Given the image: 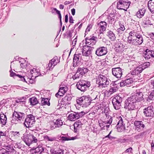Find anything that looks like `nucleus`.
<instances>
[{"label": "nucleus", "mask_w": 154, "mask_h": 154, "mask_svg": "<svg viewBox=\"0 0 154 154\" xmlns=\"http://www.w3.org/2000/svg\"><path fill=\"white\" fill-rule=\"evenodd\" d=\"M121 23L120 22H115L114 24V27L116 29H118V28L119 27Z\"/></svg>", "instance_id": "603ef678"}, {"label": "nucleus", "mask_w": 154, "mask_h": 154, "mask_svg": "<svg viewBox=\"0 0 154 154\" xmlns=\"http://www.w3.org/2000/svg\"><path fill=\"white\" fill-rule=\"evenodd\" d=\"M83 124L82 123L81 121L79 120L77 121L74 124V131L75 133L81 130L82 128V125Z\"/></svg>", "instance_id": "6ab92c4d"}, {"label": "nucleus", "mask_w": 154, "mask_h": 154, "mask_svg": "<svg viewBox=\"0 0 154 154\" xmlns=\"http://www.w3.org/2000/svg\"><path fill=\"white\" fill-rule=\"evenodd\" d=\"M44 139L47 141H52L54 140V138L53 137H50L48 136H45L44 137Z\"/></svg>", "instance_id": "de8ad7c7"}, {"label": "nucleus", "mask_w": 154, "mask_h": 154, "mask_svg": "<svg viewBox=\"0 0 154 154\" xmlns=\"http://www.w3.org/2000/svg\"><path fill=\"white\" fill-rule=\"evenodd\" d=\"M13 115L15 116L18 121H23L25 118V114L20 112L14 111Z\"/></svg>", "instance_id": "f3484780"}, {"label": "nucleus", "mask_w": 154, "mask_h": 154, "mask_svg": "<svg viewBox=\"0 0 154 154\" xmlns=\"http://www.w3.org/2000/svg\"><path fill=\"white\" fill-rule=\"evenodd\" d=\"M54 10L56 11V13L58 15V17L60 19V20H61V15L60 11L57 10L56 8H53Z\"/></svg>", "instance_id": "8fccbe9b"}, {"label": "nucleus", "mask_w": 154, "mask_h": 154, "mask_svg": "<svg viewBox=\"0 0 154 154\" xmlns=\"http://www.w3.org/2000/svg\"><path fill=\"white\" fill-rule=\"evenodd\" d=\"M6 131H2L0 130V139L2 138H5L7 137Z\"/></svg>", "instance_id": "c03bdc74"}, {"label": "nucleus", "mask_w": 154, "mask_h": 154, "mask_svg": "<svg viewBox=\"0 0 154 154\" xmlns=\"http://www.w3.org/2000/svg\"><path fill=\"white\" fill-rule=\"evenodd\" d=\"M112 74L117 78H120L122 75V69L120 67H117L112 69Z\"/></svg>", "instance_id": "2eb2a0df"}, {"label": "nucleus", "mask_w": 154, "mask_h": 154, "mask_svg": "<svg viewBox=\"0 0 154 154\" xmlns=\"http://www.w3.org/2000/svg\"><path fill=\"white\" fill-rule=\"evenodd\" d=\"M35 122V117L31 114L28 115L25 119L24 125L26 128H32Z\"/></svg>", "instance_id": "7ed1b4c3"}, {"label": "nucleus", "mask_w": 154, "mask_h": 154, "mask_svg": "<svg viewBox=\"0 0 154 154\" xmlns=\"http://www.w3.org/2000/svg\"><path fill=\"white\" fill-rule=\"evenodd\" d=\"M59 62V60L58 58L57 57H54L50 61L49 63L47 65V70H51Z\"/></svg>", "instance_id": "9d476101"}, {"label": "nucleus", "mask_w": 154, "mask_h": 154, "mask_svg": "<svg viewBox=\"0 0 154 154\" xmlns=\"http://www.w3.org/2000/svg\"><path fill=\"white\" fill-rule=\"evenodd\" d=\"M120 119L117 125V129L119 132L122 131L125 129V125H124L123 122V120L121 117H119Z\"/></svg>", "instance_id": "5701e85b"}, {"label": "nucleus", "mask_w": 154, "mask_h": 154, "mask_svg": "<svg viewBox=\"0 0 154 154\" xmlns=\"http://www.w3.org/2000/svg\"><path fill=\"white\" fill-rule=\"evenodd\" d=\"M148 100H154V93H151L149 94V96L148 97Z\"/></svg>", "instance_id": "3c124183"}, {"label": "nucleus", "mask_w": 154, "mask_h": 154, "mask_svg": "<svg viewBox=\"0 0 154 154\" xmlns=\"http://www.w3.org/2000/svg\"><path fill=\"white\" fill-rule=\"evenodd\" d=\"M13 67L14 68V69L15 70H17L20 67V65L22 67L23 66V64L22 63H15L13 64Z\"/></svg>", "instance_id": "a19ab883"}, {"label": "nucleus", "mask_w": 154, "mask_h": 154, "mask_svg": "<svg viewBox=\"0 0 154 154\" xmlns=\"http://www.w3.org/2000/svg\"><path fill=\"white\" fill-rule=\"evenodd\" d=\"M30 137H31V140L32 141V144L34 143H36L38 141V139L36 137H35L33 135L30 134Z\"/></svg>", "instance_id": "4c0bfd02"}, {"label": "nucleus", "mask_w": 154, "mask_h": 154, "mask_svg": "<svg viewBox=\"0 0 154 154\" xmlns=\"http://www.w3.org/2000/svg\"><path fill=\"white\" fill-rule=\"evenodd\" d=\"M77 104L83 107H86L91 103L89 98L87 96H83L76 100Z\"/></svg>", "instance_id": "20e7f679"}, {"label": "nucleus", "mask_w": 154, "mask_h": 154, "mask_svg": "<svg viewBox=\"0 0 154 154\" xmlns=\"http://www.w3.org/2000/svg\"><path fill=\"white\" fill-rule=\"evenodd\" d=\"M5 148L7 150L6 151L10 152H13L14 151L12 146L10 145H8L5 147Z\"/></svg>", "instance_id": "c9c22d12"}, {"label": "nucleus", "mask_w": 154, "mask_h": 154, "mask_svg": "<svg viewBox=\"0 0 154 154\" xmlns=\"http://www.w3.org/2000/svg\"><path fill=\"white\" fill-rule=\"evenodd\" d=\"M154 108L153 106L151 105L145 108L143 110L144 115L146 117H151L154 116Z\"/></svg>", "instance_id": "1a4fd4ad"}, {"label": "nucleus", "mask_w": 154, "mask_h": 154, "mask_svg": "<svg viewBox=\"0 0 154 154\" xmlns=\"http://www.w3.org/2000/svg\"><path fill=\"white\" fill-rule=\"evenodd\" d=\"M16 76L18 77L19 78H20L22 81L23 82L25 81V79L24 78V76L18 74H17Z\"/></svg>", "instance_id": "864d4df0"}, {"label": "nucleus", "mask_w": 154, "mask_h": 154, "mask_svg": "<svg viewBox=\"0 0 154 154\" xmlns=\"http://www.w3.org/2000/svg\"><path fill=\"white\" fill-rule=\"evenodd\" d=\"M44 150L43 148L41 146H38L37 147L33 148L31 151L33 153L35 154H40Z\"/></svg>", "instance_id": "b1692460"}, {"label": "nucleus", "mask_w": 154, "mask_h": 154, "mask_svg": "<svg viewBox=\"0 0 154 154\" xmlns=\"http://www.w3.org/2000/svg\"><path fill=\"white\" fill-rule=\"evenodd\" d=\"M117 89L114 87H112L110 88L109 91L108 92L110 94H112L114 92L116 91Z\"/></svg>", "instance_id": "49530a36"}, {"label": "nucleus", "mask_w": 154, "mask_h": 154, "mask_svg": "<svg viewBox=\"0 0 154 154\" xmlns=\"http://www.w3.org/2000/svg\"><path fill=\"white\" fill-rule=\"evenodd\" d=\"M80 55V54H75L73 59V61L74 63L75 62L76 63H78Z\"/></svg>", "instance_id": "e433bc0d"}, {"label": "nucleus", "mask_w": 154, "mask_h": 154, "mask_svg": "<svg viewBox=\"0 0 154 154\" xmlns=\"http://www.w3.org/2000/svg\"><path fill=\"white\" fill-rule=\"evenodd\" d=\"M146 11V10L144 8L139 9L136 13L137 17L139 18H142L144 15Z\"/></svg>", "instance_id": "a878e982"}, {"label": "nucleus", "mask_w": 154, "mask_h": 154, "mask_svg": "<svg viewBox=\"0 0 154 154\" xmlns=\"http://www.w3.org/2000/svg\"><path fill=\"white\" fill-rule=\"evenodd\" d=\"M128 40L129 43L135 45H141L143 41L141 35L134 30L130 32L128 37Z\"/></svg>", "instance_id": "f257e3e1"}, {"label": "nucleus", "mask_w": 154, "mask_h": 154, "mask_svg": "<svg viewBox=\"0 0 154 154\" xmlns=\"http://www.w3.org/2000/svg\"><path fill=\"white\" fill-rule=\"evenodd\" d=\"M145 68V67L143 66V65H139L132 71V74L133 75H138L139 74L141 73Z\"/></svg>", "instance_id": "4be33fe9"}, {"label": "nucleus", "mask_w": 154, "mask_h": 154, "mask_svg": "<svg viewBox=\"0 0 154 154\" xmlns=\"http://www.w3.org/2000/svg\"><path fill=\"white\" fill-rule=\"evenodd\" d=\"M94 24L93 23H91L89 24L86 29V32H89L90 31L91 29L93 26Z\"/></svg>", "instance_id": "09e8293b"}, {"label": "nucleus", "mask_w": 154, "mask_h": 154, "mask_svg": "<svg viewBox=\"0 0 154 154\" xmlns=\"http://www.w3.org/2000/svg\"><path fill=\"white\" fill-rule=\"evenodd\" d=\"M71 13L74 16L75 15V9L74 8H72L71 10Z\"/></svg>", "instance_id": "0e129e2a"}, {"label": "nucleus", "mask_w": 154, "mask_h": 154, "mask_svg": "<svg viewBox=\"0 0 154 154\" xmlns=\"http://www.w3.org/2000/svg\"><path fill=\"white\" fill-rule=\"evenodd\" d=\"M91 48H89L88 49L83 48L82 50V55L85 56H88L91 54Z\"/></svg>", "instance_id": "bb28decb"}, {"label": "nucleus", "mask_w": 154, "mask_h": 154, "mask_svg": "<svg viewBox=\"0 0 154 154\" xmlns=\"http://www.w3.org/2000/svg\"><path fill=\"white\" fill-rule=\"evenodd\" d=\"M13 133L14 136H15L19 137L20 135V134L19 131H14Z\"/></svg>", "instance_id": "13d9d810"}, {"label": "nucleus", "mask_w": 154, "mask_h": 154, "mask_svg": "<svg viewBox=\"0 0 154 154\" xmlns=\"http://www.w3.org/2000/svg\"><path fill=\"white\" fill-rule=\"evenodd\" d=\"M107 35L111 41H114L116 39V37L115 34L110 30L108 32Z\"/></svg>", "instance_id": "7c9ffc66"}, {"label": "nucleus", "mask_w": 154, "mask_h": 154, "mask_svg": "<svg viewBox=\"0 0 154 154\" xmlns=\"http://www.w3.org/2000/svg\"><path fill=\"white\" fill-rule=\"evenodd\" d=\"M62 138L63 140L65 141L69 140H70V139L69 138L66 137H63Z\"/></svg>", "instance_id": "e2e57ef3"}, {"label": "nucleus", "mask_w": 154, "mask_h": 154, "mask_svg": "<svg viewBox=\"0 0 154 154\" xmlns=\"http://www.w3.org/2000/svg\"><path fill=\"white\" fill-rule=\"evenodd\" d=\"M99 30V33H103L106 30L107 26V23L104 21H101L97 24Z\"/></svg>", "instance_id": "4468645a"}, {"label": "nucleus", "mask_w": 154, "mask_h": 154, "mask_svg": "<svg viewBox=\"0 0 154 154\" xmlns=\"http://www.w3.org/2000/svg\"><path fill=\"white\" fill-rule=\"evenodd\" d=\"M99 124L101 128H103V129H105V128H105V126L103 125V123H99Z\"/></svg>", "instance_id": "338daca9"}, {"label": "nucleus", "mask_w": 154, "mask_h": 154, "mask_svg": "<svg viewBox=\"0 0 154 154\" xmlns=\"http://www.w3.org/2000/svg\"><path fill=\"white\" fill-rule=\"evenodd\" d=\"M69 22L70 23H74V20L73 17L71 15L69 16Z\"/></svg>", "instance_id": "4d7b16f0"}, {"label": "nucleus", "mask_w": 154, "mask_h": 154, "mask_svg": "<svg viewBox=\"0 0 154 154\" xmlns=\"http://www.w3.org/2000/svg\"><path fill=\"white\" fill-rule=\"evenodd\" d=\"M54 120L53 121H51L50 122V128L51 129L55 128L57 127L55 122L54 121Z\"/></svg>", "instance_id": "79ce46f5"}, {"label": "nucleus", "mask_w": 154, "mask_h": 154, "mask_svg": "<svg viewBox=\"0 0 154 154\" xmlns=\"http://www.w3.org/2000/svg\"><path fill=\"white\" fill-rule=\"evenodd\" d=\"M125 29V28L124 26L121 23L119 27L117 29L118 32H120L122 31H124Z\"/></svg>", "instance_id": "37998d69"}, {"label": "nucleus", "mask_w": 154, "mask_h": 154, "mask_svg": "<svg viewBox=\"0 0 154 154\" xmlns=\"http://www.w3.org/2000/svg\"><path fill=\"white\" fill-rule=\"evenodd\" d=\"M29 101L31 104L35 105L38 103V102L37 98L35 97H32L29 99Z\"/></svg>", "instance_id": "f704fd0d"}, {"label": "nucleus", "mask_w": 154, "mask_h": 154, "mask_svg": "<svg viewBox=\"0 0 154 154\" xmlns=\"http://www.w3.org/2000/svg\"><path fill=\"white\" fill-rule=\"evenodd\" d=\"M82 76L79 73H78V72H77L75 74V75L72 77V78L74 80H75L79 79Z\"/></svg>", "instance_id": "58836bf2"}, {"label": "nucleus", "mask_w": 154, "mask_h": 154, "mask_svg": "<svg viewBox=\"0 0 154 154\" xmlns=\"http://www.w3.org/2000/svg\"><path fill=\"white\" fill-rule=\"evenodd\" d=\"M96 82L99 87L101 88L107 87L109 84L107 78L105 75H101L98 76Z\"/></svg>", "instance_id": "f03ea898"}, {"label": "nucleus", "mask_w": 154, "mask_h": 154, "mask_svg": "<svg viewBox=\"0 0 154 154\" xmlns=\"http://www.w3.org/2000/svg\"><path fill=\"white\" fill-rule=\"evenodd\" d=\"M133 150L132 148V147H130L128 149H127L125 151V153H128L129 152H132V151Z\"/></svg>", "instance_id": "5fc2aeb1"}, {"label": "nucleus", "mask_w": 154, "mask_h": 154, "mask_svg": "<svg viewBox=\"0 0 154 154\" xmlns=\"http://www.w3.org/2000/svg\"><path fill=\"white\" fill-rule=\"evenodd\" d=\"M68 21V14H66L65 17V22L66 23H67Z\"/></svg>", "instance_id": "680f3d73"}, {"label": "nucleus", "mask_w": 154, "mask_h": 154, "mask_svg": "<svg viewBox=\"0 0 154 154\" xmlns=\"http://www.w3.org/2000/svg\"><path fill=\"white\" fill-rule=\"evenodd\" d=\"M136 102L131 96L126 100L125 102V108L129 110H134L135 108Z\"/></svg>", "instance_id": "0eeeda50"}, {"label": "nucleus", "mask_w": 154, "mask_h": 154, "mask_svg": "<svg viewBox=\"0 0 154 154\" xmlns=\"http://www.w3.org/2000/svg\"><path fill=\"white\" fill-rule=\"evenodd\" d=\"M106 116L107 117H108V118L107 120L105 121L106 124H109V125H106V126H105V127L106 128V129L107 130L109 128L110 125L112 123V117L111 116Z\"/></svg>", "instance_id": "72a5a7b5"}, {"label": "nucleus", "mask_w": 154, "mask_h": 154, "mask_svg": "<svg viewBox=\"0 0 154 154\" xmlns=\"http://www.w3.org/2000/svg\"><path fill=\"white\" fill-rule=\"evenodd\" d=\"M125 80L122 81L120 83V86L121 87H124L125 86H127L126 83L125 82Z\"/></svg>", "instance_id": "6e6d98bb"}, {"label": "nucleus", "mask_w": 154, "mask_h": 154, "mask_svg": "<svg viewBox=\"0 0 154 154\" xmlns=\"http://www.w3.org/2000/svg\"><path fill=\"white\" fill-rule=\"evenodd\" d=\"M29 74V75H31V78L33 77V78H35L40 75V73L38 69L34 68L30 70Z\"/></svg>", "instance_id": "412c9836"}, {"label": "nucleus", "mask_w": 154, "mask_h": 154, "mask_svg": "<svg viewBox=\"0 0 154 154\" xmlns=\"http://www.w3.org/2000/svg\"><path fill=\"white\" fill-rule=\"evenodd\" d=\"M77 41V38H75V39L73 40L72 42V45L73 46H75L76 45V42Z\"/></svg>", "instance_id": "052dcab7"}, {"label": "nucleus", "mask_w": 154, "mask_h": 154, "mask_svg": "<svg viewBox=\"0 0 154 154\" xmlns=\"http://www.w3.org/2000/svg\"><path fill=\"white\" fill-rule=\"evenodd\" d=\"M96 38L94 36L87 37L85 39L86 45L89 48H91L92 46L95 44L96 42Z\"/></svg>", "instance_id": "9b49d317"}, {"label": "nucleus", "mask_w": 154, "mask_h": 154, "mask_svg": "<svg viewBox=\"0 0 154 154\" xmlns=\"http://www.w3.org/2000/svg\"><path fill=\"white\" fill-rule=\"evenodd\" d=\"M17 74L15 72L10 71V76L11 77H14V76H17Z\"/></svg>", "instance_id": "bf43d9fd"}, {"label": "nucleus", "mask_w": 154, "mask_h": 154, "mask_svg": "<svg viewBox=\"0 0 154 154\" xmlns=\"http://www.w3.org/2000/svg\"><path fill=\"white\" fill-rule=\"evenodd\" d=\"M122 102V98L119 96H117L112 99V103L114 108L116 110H118L120 109Z\"/></svg>", "instance_id": "6e6552de"}, {"label": "nucleus", "mask_w": 154, "mask_h": 154, "mask_svg": "<svg viewBox=\"0 0 154 154\" xmlns=\"http://www.w3.org/2000/svg\"><path fill=\"white\" fill-rule=\"evenodd\" d=\"M64 5H62V4H60L59 5V8L60 9H63L64 8Z\"/></svg>", "instance_id": "774afa93"}, {"label": "nucleus", "mask_w": 154, "mask_h": 154, "mask_svg": "<svg viewBox=\"0 0 154 154\" xmlns=\"http://www.w3.org/2000/svg\"><path fill=\"white\" fill-rule=\"evenodd\" d=\"M0 120L1 123L3 125H6L7 123V118L6 116L4 114L0 115Z\"/></svg>", "instance_id": "c85d7f7f"}, {"label": "nucleus", "mask_w": 154, "mask_h": 154, "mask_svg": "<svg viewBox=\"0 0 154 154\" xmlns=\"http://www.w3.org/2000/svg\"><path fill=\"white\" fill-rule=\"evenodd\" d=\"M79 114L78 112H74L69 114L68 118L71 121H74L80 118Z\"/></svg>", "instance_id": "aec40b11"}, {"label": "nucleus", "mask_w": 154, "mask_h": 154, "mask_svg": "<svg viewBox=\"0 0 154 154\" xmlns=\"http://www.w3.org/2000/svg\"><path fill=\"white\" fill-rule=\"evenodd\" d=\"M67 88L66 86H64L63 87H61L60 86L58 92L55 94V96L57 97H58V96H62L66 93L67 91Z\"/></svg>", "instance_id": "a211bd4d"}, {"label": "nucleus", "mask_w": 154, "mask_h": 154, "mask_svg": "<svg viewBox=\"0 0 154 154\" xmlns=\"http://www.w3.org/2000/svg\"><path fill=\"white\" fill-rule=\"evenodd\" d=\"M63 152L62 150H60L59 151H58V152H57L56 154H63Z\"/></svg>", "instance_id": "69168bd1"}, {"label": "nucleus", "mask_w": 154, "mask_h": 154, "mask_svg": "<svg viewBox=\"0 0 154 154\" xmlns=\"http://www.w3.org/2000/svg\"><path fill=\"white\" fill-rule=\"evenodd\" d=\"M145 57L146 58L149 59L151 57H152V51H150L148 49H147L145 51Z\"/></svg>", "instance_id": "2f4dec72"}, {"label": "nucleus", "mask_w": 154, "mask_h": 154, "mask_svg": "<svg viewBox=\"0 0 154 154\" xmlns=\"http://www.w3.org/2000/svg\"><path fill=\"white\" fill-rule=\"evenodd\" d=\"M55 123L58 127H59L63 125V122L62 120L59 119L55 121Z\"/></svg>", "instance_id": "ea45409f"}, {"label": "nucleus", "mask_w": 154, "mask_h": 154, "mask_svg": "<svg viewBox=\"0 0 154 154\" xmlns=\"http://www.w3.org/2000/svg\"><path fill=\"white\" fill-rule=\"evenodd\" d=\"M134 124L135 126L136 130L138 132L142 131L145 127V125L141 121H135Z\"/></svg>", "instance_id": "dca6fc26"}, {"label": "nucleus", "mask_w": 154, "mask_h": 154, "mask_svg": "<svg viewBox=\"0 0 154 154\" xmlns=\"http://www.w3.org/2000/svg\"><path fill=\"white\" fill-rule=\"evenodd\" d=\"M41 104L42 105L44 106L47 105L48 106H49L50 105V103L49 102L50 100L48 98L41 97Z\"/></svg>", "instance_id": "cd10ccee"}, {"label": "nucleus", "mask_w": 154, "mask_h": 154, "mask_svg": "<svg viewBox=\"0 0 154 154\" xmlns=\"http://www.w3.org/2000/svg\"><path fill=\"white\" fill-rule=\"evenodd\" d=\"M142 90V89H140L139 92H137L134 95L131 96L136 102H140L143 100Z\"/></svg>", "instance_id": "f8f14e48"}, {"label": "nucleus", "mask_w": 154, "mask_h": 154, "mask_svg": "<svg viewBox=\"0 0 154 154\" xmlns=\"http://www.w3.org/2000/svg\"><path fill=\"white\" fill-rule=\"evenodd\" d=\"M90 82H88L84 80H80L76 84L77 88L82 91H86L88 88L90 86Z\"/></svg>", "instance_id": "423d86ee"}, {"label": "nucleus", "mask_w": 154, "mask_h": 154, "mask_svg": "<svg viewBox=\"0 0 154 154\" xmlns=\"http://www.w3.org/2000/svg\"><path fill=\"white\" fill-rule=\"evenodd\" d=\"M131 2L128 0H119L117 2L118 9L127 11L129 8Z\"/></svg>", "instance_id": "39448f33"}, {"label": "nucleus", "mask_w": 154, "mask_h": 154, "mask_svg": "<svg viewBox=\"0 0 154 154\" xmlns=\"http://www.w3.org/2000/svg\"><path fill=\"white\" fill-rule=\"evenodd\" d=\"M125 82L126 83L125 84H126L127 86H128L132 84L133 82V81L132 78H131L125 80Z\"/></svg>", "instance_id": "a18cd8bd"}, {"label": "nucleus", "mask_w": 154, "mask_h": 154, "mask_svg": "<svg viewBox=\"0 0 154 154\" xmlns=\"http://www.w3.org/2000/svg\"><path fill=\"white\" fill-rule=\"evenodd\" d=\"M88 71V69L86 68H79L77 70L78 73H79L82 76L85 75Z\"/></svg>", "instance_id": "c756f323"}, {"label": "nucleus", "mask_w": 154, "mask_h": 154, "mask_svg": "<svg viewBox=\"0 0 154 154\" xmlns=\"http://www.w3.org/2000/svg\"><path fill=\"white\" fill-rule=\"evenodd\" d=\"M107 52L106 48L104 47L98 48L95 52L96 54L98 56H101L106 55Z\"/></svg>", "instance_id": "ddd939ff"}, {"label": "nucleus", "mask_w": 154, "mask_h": 154, "mask_svg": "<svg viewBox=\"0 0 154 154\" xmlns=\"http://www.w3.org/2000/svg\"><path fill=\"white\" fill-rule=\"evenodd\" d=\"M148 9L152 13H154V0H149L147 4Z\"/></svg>", "instance_id": "393cba45"}, {"label": "nucleus", "mask_w": 154, "mask_h": 154, "mask_svg": "<svg viewBox=\"0 0 154 154\" xmlns=\"http://www.w3.org/2000/svg\"><path fill=\"white\" fill-rule=\"evenodd\" d=\"M31 137L30 134L28 135L26 137L23 138V141L28 146H29L32 144V141L31 140Z\"/></svg>", "instance_id": "473e14b6"}]
</instances>
